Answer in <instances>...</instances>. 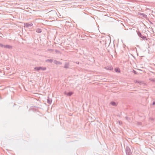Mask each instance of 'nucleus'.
Wrapping results in <instances>:
<instances>
[{
    "label": "nucleus",
    "mask_w": 155,
    "mask_h": 155,
    "mask_svg": "<svg viewBox=\"0 0 155 155\" xmlns=\"http://www.w3.org/2000/svg\"><path fill=\"white\" fill-rule=\"evenodd\" d=\"M134 82L137 83H140V82L139 81L136 80L134 81Z\"/></svg>",
    "instance_id": "obj_19"
},
{
    "label": "nucleus",
    "mask_w": 155,
    "mask_h": 155,
    "mask_svg": "<svg viewBox=\"0 0 155 155\" xmlns=\"http://www.w3.org/2000/svg\"><path fill=\"white\" fill-rule=\"evenodd\" d=\"M4 45H3L2 43H0V47L2 48H4Z\"/></svg>",
    "instance_id": "obj_17"
},
{
    "label": "nucleus",
    "mask_w": 155,
    "mask_h": 155,
    "mask_svg": "<svg viewBox=\"0 0 155 155\" xmlns=\"http://www.w3.org/2000/svg\"><path fill=\"white\" fill-rule=\"evenodd\" d=\"M36 32L38 33H40L42 32V30L41 29L38 28L36 30Z\"/></svg>",
    "instance_id": "obj_12"
},
{
    "label": "nucleus",
    "mask_w": 155,
    "mask_h": 155,
    "mask_svg": "<svg viewBox=\"0 0 155 155\" xmlns=\"http://www.w3.org/2000/svg\"><path fill=\"white\" fill-rule=\"evenodd\" d=\"M64 68H69V64L68 63H66L65 64L64 67Z\"/></svg>",
    "instance_id": "obj_8"
},
{
    "label": "nucleus",
    "mask_w": 155,
    "mask_h": 155,
    "mask_svg": "<svg viewBox=\"0 0 155 155\" xmlns=\"http://www.w3.org/2000/svg\"><path fill=\"white\" fill-rule=\"evenodd\" d=\"M4 48L9 49H11L12 48V46L11 45H4Z\"/></svg>",
    "instance_id": "obj_3"
},
{
    "label": "nucleus",
    "mask_w": 155,
    "mask_h": 155,
    "mask_svg": "<svg viewBox=\"0 0 155 155\" xmlns=\"http://www.w3.org/2000/svg\"><path fill=\"white\" fill-rule=\"evenodd\" d=\"M34 70L37 71H39L40 70L39 67H35L34 68Z\"/></svg>",
    "instance_id": "obj_9"
},
{
    "label": "nucleus",
    "mask_w": 155,
    "mask_h": 155,
    "mask_svg": "<svg viewBox=\"0 0 155 155\" xmlns=\"http://www.w3.org/2000/svg\"><path fill=\"white\" fill-rule=\"evenodd\" d=\"M54 63H55L56 64H61V63L60 62L57 61L56 60L54 61Z\"/></svg>",
    "instance_id": "obj_11"
},
{
    "label": "nucleus",
    "mask_w": 155,
    "mask_h": 155,
    "mask_svg": "<svg viewBox=\"0 0 155 155\" xmlns=\"http://www.w3.org/2000/svg\"><path fill=\"white\" fill-rule=\"evenodd\" d=\"M52 100L51 98L48 97L47 99V103L49 104H51V103Z\"/></svg>",
    "instance_id": "obj_5"
},
{
    "label": "nucleus",
    "mask_w": 155,
    "mask_h": 155,
    "mask_svg": "<svg viewBox=\"0 0 155 155\" xmlns=\"http://www.w3.org/2000/svg\"><path fill=\"white\" fill-rule=\"evenodd\" d=\"M150 81H153V82H155V79H149Z\"/></svg>",
    "instance_id": "obj_18"
},
{
    "label": "nucleus",
    "mask_w": 155,
    "mask_h": 155,
    "mask_svg": "<svg viewBox=\"0 0 155 155\" xmlns=\"http://www.w3.org/2000/svg\"><path fill=\"white\" fill-rule=\"evenodd\" d=\"M53 61V60L52 59H47L45 61L46 62H49L50 63H52Z\"/></svg>",
    "instance_id": "obj_7"
},
{
    "label": "nucleus",
    "mask_w": 155,
    "mask_h": 155,
    "mask_svg": "<svg viewBox=\"0 0 155 155\" xmlns=\"http://www.w3.org/2000/svg\"><path fill=\"white\" fill-rule=\"evenodd\" d=\"M110 104L112 105L113 106H116L117 105L116 103L114 101L111 102Z\"/></svg>",
    "instance_id": "obj_14"
},
{
    "label": "nucleus",
    "mask_w": 155,
    "mask_h": 155,
    "mask_svg": "<svg viewBox=\"0 0 155 155\" xmlns=\"http://www.w3.org/2000/svg\"><path fill=\"white\" fill-rule=\"evenodd\" d=\"M141 15H142L143 17L145 18H146L147 17V15L146 14L144 13H141Z\"/></svg>",
    "instance_id": "obj_16"
},
{
    "label": "nucleus",
    "mask_w": 155,
    "mask_h": 155,
    "mask_svg": "<svg viewBox=\"0 0 155 155\" xmlns=\"http://www.w3.org/2000/svg\"><path fill=\"white\" fill-rule=\"evenodd\" d=\"M115 71L116 72H120V69L118 68H115Z\"/></svg>",
    "instance_id": "obj_15"
},
{
    "label": "nucleus",
    "mask_w": 155,
    "mask_h": 155,
    "mask_svg": "<svg viewBox=\"0 0 155 155\" xmlns=\"http://www.w3.org/2000/svg\"><path fill=\"white\" fill-rule=\"evenodd\" d=\"M40 70H45L46 69V68L45 67H39Z\"/></svg>",
    "instance_id": "obj_10"
},
{
    "label": "nucleus",
    "mask_w": 155,
    "mask_h": 155,
    "mask_svg": "<svg viewBox=\"0 0 155 155\" xmlns=\"http://www.w3.org/2000/svg\"><path fill=\"white\" fill-rule=\"evenodd\" d=\"M126 120H127L128 121H129L130 120V118H129V117H126Z\"/></svg>",
    "instance_id": "obj_21"
},
{
    "label": "nucleus",
    "mask_w": 155,
    "mask_h": 155,
    "mask_svg": "<svg viewBox=\"0 0 155 155\" xmlns=\"http://www.w3.org/2000/svg\"><path fill=\"white\" fill-rule=\"evenodd\" d=\"M65 94L68 96H71L73 94V93L71 92H69L68 93L65 92Z\"/></svg>",
    "instance_id": "obj_6"
},
{
    "label": "nucleus",
    "mask_w": 155,
    "mask_h": 155,
    "mask_svg": "<svg viewBox=\"0 0 155 155\" xmlns=\"http://www.w3.org/2000/svg\"><path fill=\"white\" fill-rule=\"evenodd\" d=\"M25 26L27 27H29L32 26L33 25V24L32 23L29 24L28 23H26L24 24Z\"/></svg>",
    "instance_id": "obj_4"
},
{
    "label": "nucleus",
    "mask_w": 155,
    "mask_h": 155,
    "mask_svg": "<svg viewBox=\"0 0 155 155\" xmlns=\"http://www.w3.org/2000/svg\"><path fill=\"white\" fill-rule=\"evenodd\" d=\"M137 35L139 37L143 39H144L146 38V37L143 36L142 35L141 33L139 31L137 32Z\"/></svg>",
    "instance_id": "obj_2"
},
{
    "label": "nucleus",
    "mask_w": 155,
    "mask_h": 155,
    "mask_svg": "<svg viewBox=\"0 0 155 155\" xmlns=\"http://www.w3.org/2000/svg\"><path fill=\"white\" fill-rule=\"evenodd\" d=\"M127 155H132V152L130 148L127 147L125 149Z\"/></svg>",
    "instance_id": "obj_1"
},
{
    "label": "nucleus",
    "mask_w": 155,
    "mask_h": 155,
    "mask_svg": "<svg viewBox=\"0 0 155 155\" xmlns=\"http://www.w3.org/2000/svg\"><path fill=\"white\" fill-rule=\"evenodd\" d=\"M106 68L107 70H110V71L113 70V68L112 66L110 67L109 68L108 67V68Z\"/></svg>",
    "instance_id": "obj_13"
},
{
    "label": "nucleus",
    "mask_w": 155,
    "mask_h": 155,
    "mask_svg": "<svg viewBox=\"0 0 155 155\" xmlns=\"http://www.w3.org/2000/svg\"><path fill=\"white\" fill-rule=\"evenodd\" d=\"M152 105H155V101H154L153 103V104H152Z\"/></svg>",
    "instance_id": "obj_22"
},
{
    "label": "nucleus",
    "mask_w": 155,
    "mask_h": 155,
    "mask_svg": "<svg viewBox=\"0 0 155 155\" xmlns=\"http://www.w3.org/2000/svg\"><path fill=\"white\" fill-rule=\"evenodd\" d=\"M137 124L138 125H140L142 124V123L140 122H138L137 123Z\"/></svg>",
    "instance_id": "obj_20"
}]
</instances>
